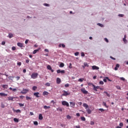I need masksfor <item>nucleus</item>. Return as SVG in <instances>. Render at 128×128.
I'll return each mask as SVG.
<instances>
[{"instance_id": "obj_1", "label": "nucleus", "mask_w": 128, "mask_h": 128, "mask_svg": "<svg viewBox=\"0 0 128 128\" xmlns=\"http://www.w3.org/2000/svg\"><path fill=\"white\" fill-rule=\"evenodd\" d=\"M83 106L85 108L86 112H87L88 114H92V110L88 108V104L86 103L83 104Z\"/></svg>"}, {"instance_id": "obj_2", "label": "nucleus", "mask_w": 128, "mask_h": 128, "mask_svg": "<svg viewBox=\"0 0 128 128\" xmlns=\"http://www.w3.org/2000/svg\"><path fill=\"white\" fill-rule=\"evenodd\" d=\"M62 92L63 94H62L61 96H70V92H68V91L64 90Z\"/></svg>"}, {"instance_id": "obj_3", "label": "nucleus", "mask_w": 128, "mask_h": 128, "mask_svg": "<svg viewBox=\"0 0 128 128\" xmlns=\"http://www.w3.org/2000/svg\"><path fill=\"white\" fill-rule=\"evenodd\" d=\"M38 73H32L31 75L32 78H33V80H35V78H38Z\"/></svg>"}, {"instance_id": "obj_4", "label": "nucleus", "mask_w": 128, "mask_h": 128, "mask_svg": "<svg viewBox=\"0 0 128 128\" xmlns=\"http://www.w3.org/2000/svg\"><path fill=\"white\" fill-rule=\"evenodd\" d=\"M62 106H65L67 107H68L70 106V104H68V102L66 101V100H64V101H62Z\"/></svg>"}, {"instance_id": "obj_5", "label": "nucleus", "mask_w": 128, "mask_h": 128, "mask_svg": "<svg viewBox=\"0 0 128 128\" xmlns=\"http://www.w3.org/2000/svg\"><path fill=\"white\" fill-rule=\"evenodd\" d=\"M80 90L82 92V94H88V92L86 90L85 88H82Z\"/></svg>"}, {"instance_id": "obj_6", "label": "nucleus", "mask_w": 128, "mask_h": 128, "mask_svg": "<svg viewBox=\"0 0 128 128\" xmlns=\"http://www.w3.org/2000/svg\"><path fill=\"white\" fill-rule=\"evenodd\" d=\"M100 88V86H96L95 85H93V90L95 92H98V90Z\"/></svg>"}, {"instance_id": "obj_7", "label": "nucleus", "mask_w": 128, "mask_h": 128, "mask_svg": "<svg viewBox=\"0 0 128 128\" xmlns=\"http://www.w3.org/2000/svg\"><path fill=\"white\" fill-rule=\"evenodd\" d=\"M92 70H100V68L96 66H92Z\"/></svg>"}, {"instance_id": "obj_8", "label": "nucleus", "mask_w": 128, "mask_h": 128, "mask_svg": "<svg viewBox=\"0 0 128 128\" xmlns=\"http://www.w3.org/2000/svg\"><path fill=\"white\" fill-rule=\"evenodd\" d=\"M12 110L14 112H16V114H20V112H22V111H20V110H14V108H12Z\"/></svg>"}, {"instance_id": "obj_9", "label": "nucleus", "mask_w": 128, "mask_h": 128, "mask_svg": "<svg viewBox=\"0 0 128 128\" xmlns=\"http://www.w3.org/2000/svg\"><path fill=\"white\" fill-rule=\"evenodd\" d=\"M28 92V89H23V91L21 92V94H27Z\"/></svg>"}, {"instance_id": "obj_10", "label": "nucleus", "mask_w": 128, "mask_h": 128, "mask_svg": "<svg viewBox=\"0 0 128 128\" xmlns=\"http://www.w3.org/2000/svg\"><path fill=\"white\" fill-rule=\"evenodd\" d=\"M70 106L71 108H74V106H76V103L74 102H70Z\"/></svg>"}, {"instance_id": "obj_11", "label": "nucleus", "mask_w": 128, "mask_h": 128, "mask_svg": "<svg viewBox=\"0 0 128 128\" xmlns=\"http://www.w3.org/2000/svg\"><path fill=\"white\" fill-rule=\"evenodd\" d=\"M60 82H62V80H60V78H56V84H60Z\"/></svg>"}, {"instance_id": "obj_12", "label": "nucleus", "mask_w": 128, "mask_h": 128, "mask_svg": "<svg viewBox=\"0 0 128 128\" xmlns=\"http://www.w3.org/2000/svg\"><path fill=\"white\" fill-rule=\"evenodd\" d=\"M2 88H4V90H6L8 88V84H2Z\"/></svg>"}, {"instance_id": "obj_13", "label": "nucleus", "mask_w": 128, "mask_h": 128, "mask_svg": "<svg viewBox=\"0 0 128 128\" xmlns=\"http://www.w3.org/2000/svg\"><path fill=\"white\" fill-rule=\"evenodd\" d=\"M38 94H40V92H34V96H36V98H40V96H38Z\"/></svg>"}, {"instance_id": "obj_14", "label": "nucleus", "mask_w": 128, "mask_h": 128, "mask_svg": "<svg viewBox=\"0 0 128 128\" xmlns=\"http://www.w3.org/2000/svg\"><path fill=\"white\" fill-rule=\"evenodd\" d=\"M17 46H20V48H23L24 46V44H22V43H20V42H18L17 44Z\"/></svg>"}, {"instance_id": "obj_15", "label": "nucleus", "mask_w": 128, "mask_h": 128, "mask_svg": "<svg viewBox=\"0 0 128 128\" xmlns=\"http://www.w3.org/2000/svg\"><path fill=\"white\" fill-rule=\"evenodd\" d=\"M40 50V48H38V50H34L32 52L33 54H36Z\"/></svg>"}, {"instance_id": "obj_16", "label": "nucleus", "mask_w": 128, "mask_h": 128, "mask_svg": "<svg viewBox=\"0 0 128 128\" xmlns=\"http://www.w3.org/2000/svg\"><path fill=\"white\" fill-rule=\"evenodd\" d=\"M8 100H12V102H14V97H12V96H9L8 97Z\"/></svg>"}, {"instance_id": "obj_17", "label": "nucleus", "mask_w": 128, "mask_h": 128, "mask_svg": "<svg viewBox=\"0 0 128 128\" xmlns=\"http://www.w3.org/2000/svg\"><path fill=\"white\" fill-rule=\"evenodd\" d=\"M44 118V117L42 116V114H40L38 116V119L40 120H42Z\"/></svg>"}, {"instance_id": "obj_18", "label": "nucleus", "mask_w": 128, "mask_h": 128, "mask_svg": "<svg viewBox=\"0 0 128 128\" xmlns=\"http://www.w3.org/2000/svg\"><path fill=\"white\" fill-rule=\"evenodd\" d=\"M0 96H8V94H6L5 93H0Z\"/></svg>"}, {"instance_id": "obj_19", "label": "nucleus", "mask_w": 128, "mask_h": 128, "mask_svg": "<svg viewBox=\"0 0 128 128\" xmlns=\"http://www.w3.org/2000/svg\"><path fill=\"white\" fill-rule=\"evenodd\" d=\"M43 96H48V92L44 91L43 92Z\"/></svg>"}, {"instance_id": "obj_20", "label": "nucleus", "mask_w": 128, "mask_h": 128, "mask_svg": "<svg viewBox=\"0 0 128 128\" xmlns=\"http://www.w3.org/2000/svg\"><path fill=\"white\" fill-rule=\"evenodd\" d=\"M104 94H106L108 96V98H110V95L108 94V93L106 91H104Z\"/></svg>"}, {"instance_id": "obj_21", "label": "nucleus", "mask_w": 128, "mask_h": 128, "mask_svg": "<svg viewBox=\"0 0 128 128\" xmlns=\"http://www.w3.org/2000/svg\"><path fill=\"white\" fill-rule=\"evenodd\" d=\"M59 48H66V45L64 44H60L58 46Z\"/></svg>"}, {"instance_id": "obj_22", "label": "nucleus", "mask_w": 128, "mask_h": 128, "mask_svg": "<svg viewBox=\"0 0 128 128\" xmlns=\"http://www.w3.org/2000/svg\"><path fill=\"white\" fill-rule=\"evenodd\" d=\"M14 120L15 122H19L18 119L16 118H14Z\"/></svg>"}, {"instance_id": "obj_23", "label": "nucleus", "mask_w": 128, "mask_h": 128, "mask_svg": "<svg viewBox=\"0 0 128 128\" xmlns=\"http://www.w3.org/2000/svg\"><path fill=\"white\" fill-rule=\"evenodd\" d=\"M8 36L10 38H12L14 37V34H9Z\"/></svg>"}, {"instance_id": "obj_24", "label": "nucleus", "mask_w": 128, "mask_h": 128, "mask_svg": "<svg viewBox=\"0 0 128 128\" xmlns=\"http://www.w3.org/2000/svg\"><path fill=\"white\" fill-rule=\"evenodd\" d=\"M64 63L60 64V68H64Z\"/></svg>"}, {"instance_id": "obj_25", "label": "nucleus", "mask_w": 128, "mask_h": 128, "mask_svg": "<svg viewBox=\"0 0 128 128\" xmlns=\"http://www.w3.org/2000/svg\"><path fill=\"white\" fill-rule=\"evenodd\" d=\"M81 120H82L83 122H86V118L82 116L80 118Z\"/></svg>"}, {"instance_id": "obj_26", "label": "nucleus", "mask_w": 128, "mask_h": 128, "mask_svg": "<svg viewBox=\"0 0 128 128\" xmlns=\"http://www.w3.org/2000/svg\"><path fill=\"white\" fill-rule=\"evenodd\" d=\"M44 108L45 110H46V109H48V108H50V106H44Z\"/></svg>"}, {"instance_id": "obj_27", "label": "nucleus", "mask_w": 128, "mask_h": 128, "mask_svg": "<svg viewBox=\"0 0 128 128\" xmlns=\"http://www.w3.org/2000/svg\"><path fill=\"white\" fill-rule=\"evenodd\" d=\"M98 25L99 26H101V28H104V24H100V23H98Z\"/></svg>"}, {"instance_id": "obj_28", "label": "nucleus", "mask_w": 128, "mask_h": 128, "mask_svg": "<svg viewBox=\"0 0 128 128\" xmlns=\"http://www.w3.org/2000/svg\"><path fill=\"white\" fill-rule=\"evenodd\" d=\"M38 88V87L36 86H34L32 87V90H36Z\"/></svg>"}, {"instance_id": "obj_29", "label": "nucleus", "mask_w": 128, "mask_h": 128, "mask_svg": "<svg viewBox=\"0 0 128 128\" xmlns=\"http://www.w3.org/2000/svg\"><path fill=\"white\" fill-rule=\"evenodd\" d=\"M123 42H124V44H126L128 42V40H126V38H123Z\"/></svg>"}, {"instance_id": "obj_30", "label": "nucleus", "mask_w": 128, "mask_h": 128, "mask_svg": "<svg viewBox=\"0 0 128 128\" xmlns=\"http://www.w3.org/2000/svg\"><path fill=\"white\" fill-rule=\"evenodd\" d=\"M45 86H50V82H47L45 84Z\"/></svg>"}, {"instance_id": "obj_31", "label": "nucleus", "mask_w": 128, "mask_h": 128, "mask_svg": "<svg viewBox=\"0 0 128 128\" xmlns=\"http://www.w3.org/2000/svg\"><path fill=\"white\" fill-rule=\"evenodd\" d=\"M26 100H32V98H30V96H26Z\"/></svg>"}, {"instance_id": "obj_32", "label": "nucleus", "mask_w": 128, "mask_h": 128, "mask_svg": "<svg viewBox=\"0 0 128 128\" xmlns=\"http://www.w3.org/2000/svg\"><path fill=\"white\" fill-rule=\"evenodd\" d=\"M47 68L48 70H52V66H50V65H48L47 66Z\"/></svg>"}, {"instance_id": "obj_33", "label": "nucleus", "mask_w": 128, "mask_h": 128, "mask_svg": "<svg viewBox=\"0 0 128 128\" xmlns=\"http://www.w3.org/2000/svg\"><path fill=\"white\" fill-rule=\"evenodd\" d=\"M14 78V77L12 76H10L9 77H8V78L9 80H12V78Z\"/></svg>"}, {"instance_id": "obj_34", "label": "nucleus", "mask_w": 128, "mask_h": 128, "mask_svg": "<svg viewBox=\"0 0 128 128\" xmlns=\"http://www.w3.org/2000/svg\"><path fill=\"white\" fill-rule=\"evenodd\" d=\"M66 118H67L68 120H70V118H72V116H70V115H67V116H66Z\"/></svg>"}, {"instance_id": "obj_35", "label": "nucleus", "mask_w": 128, "mask_h": 128, "mask_svg": "<svg viewBox=\"0 0 128 128\" xmlns=\"http://www.w3.org/2000/svg\"><path fill=\"white\" fill-rule=\"evenodd\" d=\"M34 124L35 126H38V122L34 121Z\"/></svg>"}, {"instance_id": "obj_36", "label": "nucleus", "mask_w": 128, "mask_h": 128, "mask_svg": "<svg viewBox=\"0 0 128 128\" xmlns=\"http://www.w3.org/2000/svg\"><path fill=\"white\" fill-rule=\"evenodd\" d=\"M99 110H100L101 112H104V108H100Z\"/></svg>"}, {"instance_id": "obj_37", "label": "nucleus", "mask_w": 128, "mask_h": 128, "mask_svg": "<svg viewBox=\"0 0 128 128\" xmlns=\"http://www.w3.org/2000/svg\"><path fill=\"white\" fill-rule=\"evenodd\" d=\"M78 82H84V78H80L78 80Z\"/></svg>"}, {"instance_id": "obj_38", "label": "nucleus", "mask_w": 128, "mask_h": 128, "mask_svg": "<svg viewBox=\"0 0 128 128\" xmlns=\"http://www.w3.org/2000/svg\"><path fill=\"white\" fill-rule=\"evenodd\" d=\"M18 105L20 106H24V104H22V103H19Z\"/></svg>"}, {"instance_id": "obj_39", "label": "nucleus", "mask_w": 128, "mask_h": 128, "mask_svg": "<svg viewBox=\"0 0 128 128\" xmlns=\"http://www.w3.org/2000/svg\"><path fill=\"white\" fill-rule=\"evenodd\" d=\"M17 64L18 66H22V62H18Z\"/></svg>"}, {"instance_id": "obj_40", "label": "nucleus", "mask_w": 128, "mask_h": 128, "mask_svg": "<svg viewBox=\"0 0 128 128\" xmlns=\"http://www.w3.org/2000/svg\"><path fill=\"white\" fill-rule=\"evenodd\" d=\"M116 88L118 89V90H122V88H120V86H116Z\"/></svg>"}, {"instance_id": "obj_41", "label": "nucleus", "mask_w": 128, "mask_h": 128, "mask_svg": "<svg viewBox=\"0 0 128 128\" xmlns=\"http://www.w3.org/2000/svg\"><path fill=\"white\" fill-rule=\"evenodd\" d=\"M84 66H88V63L86 62H84Z\"/></svg>"}, {"instance_id": "obj_42", "label": "nucleus", "mask_w": 128, "mask_h": 128, "mask_svg": "<svg viewBox=\"0 0 128 128\" xmlns=\"http://www.w3.org/2000/svg\"><path fill=\"white\" fill-rule=\"evenodd\" d=\"M72 63H70V65H69V68H72Z\"/></svg>"}, {"instance_id": "obj_43", "label": "nucleus", "mask_w": 128, "mask_h": 128, "mask_svg": "<svg viewBox=\"0 0 128 128\" xmlns=\"http://www.w3.org/2000/svg\"><path fill=\"white\" fill-rule=\"evenodd\" d=\"M4 107H5V106H4V104L2 103V104H1V108H4Z\"/></svg>"}, {"instance_id": "obj_44", "label": "nucleus", "mask_w": 128, "mask_h": 128, "mask_svg": "<svg viewBox=\"0 0 128 128\" xmlns=\"http://www.w3.org/2000/svg\"><path fill=\"white\" fill-rule=\"evenodd\" d=\"M88 86H94V84H92V83L90 82L88 84Z\"/></svg>"}, {"instance_id": "obj_45", "label": "nucleus", "mask_w": 128, "mask_h": 128, "mask_svg": "<svg viewBox=\"0 0 128 128\" xmlns=\"http://www.w3.org/2000/svg\"><path fill=\"white\" fill-rule=\"evenodd\" d=\"M120 80H123V81L126 80V79H125L124 78V77H121V78H120Z\"/></svg>"}, {"instance_id": "obj_46", "label": "nucleus", "mask_w": 128, "mask_h": 128, "mask_svg": "<svg viewBox=\"0 0 128 128\" xmlns=\"http://www.w3.org/2000/svg\"><path fill=\"white\" fill-rule=\"evenodd\" d=\"M64 86H65L66 88H68V86H70V84H66L64 85Z\"/></svg>"}, {"instance_id": "obj_47", "label": "nucleus", "mask_w": 128, "mask_h": 128, "mask_svg": "<svg viewBox=\"0 0 128 128\" xmlns=\"http://www.w3.org/2000/svg\"><path fill=\"white\" fill-rule=\"evenodd\" d=\"M44 6H50V4H44Z\"/></svg>"}, {"instance_id": "obj_48", "label": "nucleus", "mask_w": 128, "mask_h": 128, "mask_svg": "<svg viewBox=\"0 0 128 128\" xmlns=\"http://www.w3.org/2000/svg\"><path fill=\"white\" fill-rule=\"evenodd\" d=\"M103 104L106 106V108H108V106H106V102H103Z\"/></svg>"}, {"instance_id": "obj_49", "label": "nucleus", "mask_w": 128, "mask_h": 128, "mask_svg": "<svg viewBox=\"0 0 128 128\" xmlns=\"http://www.w3.org/2000/svg\"><path fill=\"white\" fill-rule=\"evenodd\" d=\"M105 78H106V80H108V82H112V80H110L108 77H105Z\"/></svg>"}, {"instance_id": "obj_50", "label": "nucleus", "mask_w": 128, "mask_h": 128, "mask_svg": "<svg viewBox=\"0 0 128 128\" xmlns=\"http://www.w3.org/2000/svg\"><path fill=\"white\" fill-rule=\"evenodd\" d=\"M78 54H80V52H76L74 53V55L76 56H78Z\"/></svg>"}, {"instance_id": "obj_51", "label": "nucleus", "mask_w": 128, "mask_h": 128, "mask_svg": "<svg viewBox=\"0 0 128 128\" xmlns=\"http://www.w3.org/2000/svg\"><path fill=\"white\" fill-rule=\"evenodd\" d=\"M16 78L17 80H18L20 78V76H18L16 77Z\"/></svg>"}, {"instance_id": "obj_52", "label": "nucleus", "mask_w": 128, "mask_h": 128, "mask_svg": "<svg viewBox=\"0 0 128 128\" xmlns=\"http://www.w3.org/2000/svg\"><path fill=\"white\" fill-rule=\"evenodd\" d=\"M124 14H119L118 16H120V18H124Z\"/></svg>"}, {"instance_id": "obj_53", "label": "nucleus", "mask_w": 128, "mask_h": 128, "mask_svg": "<svg viewBox=\"0 0 128 128\" xmlns=\"http://www.w3.org/2000/svg\"><path fill=\"white\" fill-rule=\"evenodd\" d=\"M90 124L92 126H94V121H91L90 122Z\"/></svg>"}, {"instance_id": "obj_54", "label": "nucleus", "mask_w": 128, "mask_h": 128, "mask_svg": "<svg viewBox=\"0 0 128 128\" xmlns=\"http://www.w3.org/2000/svg\"><path fill=\"white\" fill-rule=\"evenodd\" d=\"M81 56H84V52H82Z\"/></svg>"}, {"instance_id": "obj_55", "label": "nucleus", "mask_w": 128, "mask_h": 128, "mask_svg": "<svg viewBox=\"0 0 128 128\" xmlns=\"http://www.w3.org/2000/svg\"><path fill=\"white\" fill-rule=\"evenodd\" d=\"M66 72L64 71V70H61L60 74H64Z\"/></svg>"}, {"instance_id": "obj_56", "label": "nucleus", "mask_w": 128, "mask_h": 128, "mask_svg": "<svg viewBox=\"0 0 128 128\" xmlns=\"http://www.w3.org/2000/svg\"><path fill=\"white\" fill-rule=\"evenodd\" d=\"M120 126H124V124H122V122H120Z\"/></svg>"}, {"instance_id": "obj_57", "label": "nucleus", "mask_w": 128, "mask_h": 128, "mask_svg": "<svg viewBox=\"0 0 128 128\" xmlns=\"http://www.w3.org/2000/svg\"><path fill=\"white\" fill-rule=\"evenodd\" d=\"M104 84V82H102V81L100 82V84Z\"/></svg>"}, {"instance_id": "obj_58", "label": "nucleus", "mask_w": 128, "mask_h": 128, "mask_svg": "<svg viewBox=\"0 0 128 128\" xmlns=\"http://www.w3.org/2000/svg\"><path fill=\"white\" fill-rule=\"evenodd\" d=\"M104 40L106 42H108V40L106 38H104Z\"/></svg>"}, {"instance_id": "obj_59", "label": "nucleus", "mask_w": 128, "mask_h": 128, "mask_svg": "<svg viewBox=\"0 0 128 128\" xmlns=\"http://www.w3.org/2000/svg\"><path fill=\"white\" fill-rule=\"evenodd\" d=\"M60 72H61L60 70H57V73H58V74H60Z\"/></svg>"}, {"instance_id": "obj_60", "label": "nucleus", "mask_w": 128, "mask_h": 128, "mask_svg": "<svg viewBox=\"0 0 128 128\" xmlns=\"http://www.w3.org/2000/svg\"><path fill=\"white\" fill-rule=\"evenodd\" d=\"M26 64H28V62H30V60L28 59L26 60Z\"/></svg>"}, {"instance_id": "obj_61", "label": "nucleus", "mask_w": 128, "mask_h": 128, "mask_svg": "<svg viewBox=\"0 0 128 128\" xmlns=\"http://www.w3.org/2000/svg\"><path fill=\"white\" fill-rule=\"evenodd\" d=\"M106 80H108V79H106V78H104V79L103 80H104V82H107Z\"/></svg>"}, {"instance_id": "obj_62", "label": "nucleus", "mask_w": 128, "mask_h": 128, "mask_svg": "<svg viewBox=\"0 0 128 128\" xmlns=\"http://www.w3.org/2000/svg\"><path fill=\"white\" fill-rule=\"evenodd\" d=\"M16 50V47L14 46V47L12 48V50Z\"/></svg>"}, {"instance_id": "obj_63", "label": "nucleus", "mask_w": 128, "mask_h": 128, "mask_svg": "<svg viewBox=\"0 0 128 128\" xmlns=\"http://www.w3.org/2000/svg\"><path fill=\"white\" fill-rule=\"evenodd\" d=\"M116 67L118 68H120V64H116Z\"/></svg>"}, {"instance_id": "obj_64", "label": "nucleus", "mask_w": 128, "mask_h": 128, "mask_svg": "<svg viewBox=\"0 0 128 128\" xmlns=\"http://www.w3.org/2000/svg\"><path fill=\"white\" fill-rule=\"evenodd\" d=\"M76 128H80V126H76Z\"/></svg>"}]
</instances>
